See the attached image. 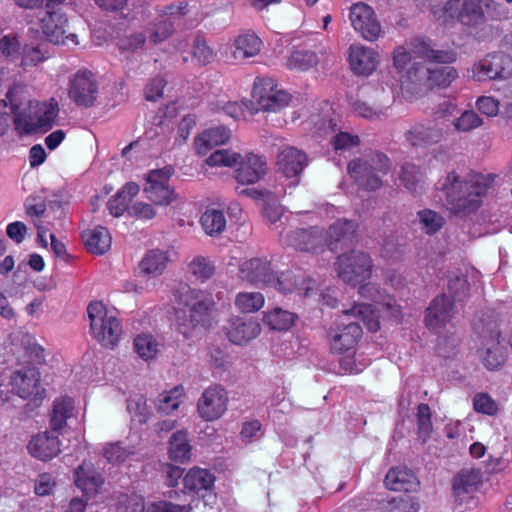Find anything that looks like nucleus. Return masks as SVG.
<instances>
[{
  "label": "nucleus",
  "mask_w": 512,
  "mask_h": 512,
  "mask_svg": "<svg viewBox=\"0 0 512 512\" xmlns=\"http://www.w3.org/2000/svg\"><path fill=\"white\" fill-rule=\"evenodd\" d=\"M496 175L471 172L466 178L452 170L440 184L450 210L457 215L476 212L482 205V198L492 186Z\"/></svg>",
  "instance_id": "1"
},
{
  "label": "nucleus",
  "mask_w": 512,
  "mask_h": 512,
  "mask_svg": "<svg viewBox=\"0 0 512 512\" xmlns=\"http://www.w3.org/2000/svg\"><path fill=\"white\" fill-rule=\"evenodd\" d=\"M176 302L188 310V324L177 322V330L189 338L191 330L195 328L208 329L213 322V312L216 309V303L211 294L206 291L191 288L189 285H182L176 290Z\"/></svg>",
  "instance_id": "2"
},
{
  "label": "nucleus",
  "mask_w": 512,
  "mask_h": 512,
  "mask_svg": "<svg viewBox=\"0 0 512 512\" xmlns=\"http://www.w3.org/2000/svg\"><path fill=\"white\" fill-rule=\"evenodd\" d=\"M391 169L389 157L378 150H369L362 157L348 162L347 172L354 183L362 190L376 191L383 186L382 177Z\"/></svg>",
  "instance_id": "3"
},
{
  "label": "nucleus",
  "mask_w": 512,
  "mask_h": 512,
  "mask_svg": "<svg viewBox=\"0 0 512 512\" xmlns=\"http://www.w3.org/2000/svg\"><path fill=\"white\" fill-rule=\"evenodd\" d=\"M207 165L233 167L235 179L239 184L251 185L259 182L267 173V162L264 156L253 152L242 156L230 150H216L206 159Z\"/></svg>",
  "instance_id": "4"
},
{
  "label": "nucleus",
  "mask_w": 512,
  "mask_h": 512,
  "mask_svg": "<svg viewBox=\"0 0 512 512\" xmlns=\"http://www.w3.org/2000/svg\"><path fill=\"white\" fill-rule=\"evenodd\" d=\"M90 330L94 339L103 347L114 349L122 335L120 320L110 314L101 301H92L87 306Z\"/></svg>",
  "instance_id": "5"
},
{
  "label": "nucleus",
  "mask_w": 512,
  "mask_h": 512,
  "mask_svg": "<svg viewBox=\"0 0 512 512\" xmlns=\"http://www.w3.org/2000/svg\"><path fill=\"white\" fill-rule=\"evenodd\" d=\"M335 265L339 278L351 286H362L371 277L373 268L369 254L359 250L339 255Z\"/></svg>",
  "instance_id": "6"
},
{
  "label": "nucleus",
  "mask_w": 512,
  "mask_h": 512,
  "mask_svg": "<svg viewBox=\"0 0 512 512\" xmlns=\"http://www.w3.org/2000/svg\"><path fill=\"white\" fill-rule=\"evenodd\" d=\"M439 16L444 23L457 21L464 26L476 27L485 22L483 0H448Z\"/></svg>",
  "instance_id": "7"
},
{
  "label": "nucleus",
  "mask_w": 512,
  "mask_h": 512,
  "mask_svg": "<svg viewBox=\"0 0 512 512\" xmlns=\"http://www.w3.org/2000/svg\"><path fill=\"white\" fill-rule=\"evenodd\" d=\"M40 381L41 375L37 368L24 367L13 372L10 384L16 395L29 400L35 407H38L46 397V391Z\"/></svg>",
  "instance_id": "8"
},
{
  "label": "nucleus",
  "mask_w": 512,
  "mask_h": 512,
  "mask_svg": "<svg viewBox=\"0 0 512 512\" xmlns=\"http://www.w3.org/2000/svg\"><path fill=\"white\" fill-rule=\"evenodd\" d=\"M471 71L479 82L507 78L512 75V57L504 52L489 53L474 63Z\"/></svg>",
  "instance_id": "9"
},
{
  "label": "nucleus",
  "mask_w": 512,
  "mask_h": 512,
  "mask_svg": "<svg viewBox=\"0 0 512 512\" xmlns=\"http://www.w3.org/2000/svg\"><path fill=\"white\" fill-rule=\"evenodd\" d=\"M172 176V168L151 170L146 178L144 193L146 198L153 204L159 206H168L177 199V194L169 185Z\"/></svg>",
  "instance_id": "10"
},
{
  "label": "nucleus",
  "mask_w": 512,
  "mask_h": 512,
  "mask_svg": "<svg viewBox=\"0 0 512 512\" xmlns=\"http://www.w3.org/2000/svg\"><path fill=\"white\" fill-rule=\"evenodd\" d=\"M350 105L357 116L374 120L385 115L390 107V99L383 89L375 88L371 92L367 87L361 89V98L357 95L355 99H351Z\"/></svg>",
  "instance_id": "11"
},
{
  "label": "nucleus",
  "mask_w": 512,
  "mask_h": 512,
  "mask_svg": "<svg viewBox=\"0 0 512 512\" xmlns=\"http://www.w3.org/2000/svg\"><path fill=\"white\" fill-rule=\"evenodd\" d=\"M407 78L415 84L427 81L431 87L446 88L458 78V72L454 67L444 66L435 69H428L422 63H414L407 70Z\"/></svg>",
  "instance_id": "12"
},
{
  "label": "nucleus",
  "mask_w": 512,
  "mask_h": 512,
  "mask_svg": "<svg viewBox=\"0 0 512 512\" xmlns=\"http://www.w3.org/2000/svg\"><path fill=\"white\" fill-rule=\"evenodd\" d=\"M228 393L218 384L206 388L197 403L199 416L206 421H214L222 417L227 410Z\"/></svg>",
  "instance_id": "13"
},
{
  "label": "nucleus",
  "mask_w": 512,
  "mask_h": 512,
  "mask_svg": "<svg viewBox=\"0 0 512 512\" xmlns=\"http://www.w3.org/2000/svg\"><path fill=\"white\" fill-rule=\"evenodd\" d=\"M98 94L97 81L92 72L81 69L73 76L69 83L68 95L78 106L91 107Z\"/></svg>",
  "instance_id": "14"
},
{
  "label": "nucleus",
  "mask_w": 512,
  "mask_h": 512,
  "mask_svg": "<svg viewBox=\"0 0 512 512\" xmlns=\"http://www.w3.org/2000/svg\"><path fill=\"white\" fill-rule=\"evenodd\" d=\"M215 476L207 469L193 467L183 477V492L193 497L202 498L205 505L210 499L216 500L213 493Z\"/></svg>",
  "instance_id": "15"
},
{
  "label": "nucleus",
  "mask_w": 512,
  "mask_h": 512,
  "mask_svg": "<svg viewBox=\"0 0 512 512\" xmlns=\"http://www.w3.org/2000/svg\"><path fill=\"white\" fill-rule=\"evenodd\" d=\"M349 18L354 29L366 40L374 41L381 33V26L374 10L363 2L350 8Z\"/></svg>",
  "instance_id": "16"
},
{
  "label": "nucleus",
  "mask_w": 512,
  "mask_h": 512,
  "mask_svg": "<svg viewBox=\"0 0 512 512\" xmlns=\"http://www.w3.org/2000/svg\"><path fill=\"white\" fill-rule=\"evenodd\" d=\"M239 277L252 285L267 286L274 279L272 262L266 256L246 259L239 265Z\"/></svg>",
  "instance_id": "17"
},
{
  "label": "nucleus",
  "mask_w": 512,
  "mask_h": 512,
  "mask_svg": "<svg viewBox=\"0 0 512 512\" xmlns=\"http://www.w3.org/2000/svg\"><path fill=\"white\" fill-rule=\"evenodd\" d=\"M362 333V328L356 321L330 328L328 338L331 351L336 354L353 352L362 337Z\"/></svg>",
  "instance_id": "18"
},
{
  "label": "nucleus",
  "mask_w": 512,
  "mask_h": 512,
  "mask_svg": "<svg viewBox=\"0 0 512 512\" xmlns=\"http://www.w3.org/2000/svg\"><path fill=\"white\" fill-rule=\"evenodd\" d=\"M284 241L296 250L317 252L324 247V230L318 226L298 228L288 232Z\"/></svg>",
  "instance_id": "19"
},
{
  "label": "nucleus",
  "mask_w": 512,
  "mask_h": 512,
  "mask_svg": "<svg viewBox=\"0 0 512 512\" xmlns=\"http://www.w3.org/2000/svg\"><path fill=\"white\" fill-rule=\"evenodd\" d=\"M307 165V154L294 146H285L276 158V171L286 178H298Z\"/></svg>",
  "instance_id": "20"
},
{
  "label": "nucleus",
  "mask_w": 512,
  "mask_h": 512,
  "mask_svg": "<svg viewBox=\"0 0 512 512\" xmlns=\"http://www.w3.org/2000/svg\"><path fill=\"white\" fill-rule=\"evenodd\" d=\"M408 45L416 58H420L428 62L451 64L457 59V53L454 50L436 49L435 43L429 38L414 37L408 42Z\"/></svg>",
  "instance_id": "21"
},
{
  "label": "nucleus",
  "mask_w": 512,
  "mask_h": 512,
  "mask_svg": "<svg viewBox=\"0 0 512 512\" xmlns=\"http://www.w3.org/2000/svg\"><path fill=\"white\" fill-rule=\"evenodd\" d=\"M224 330L231 343L244 345L260 334L261 325L256 319L234 316L229 319Z\"/></svg>",
  "instance_id": "22"
},
{
  "label": "nucleus",
  "mask_w": 512,
  "mask_h": 512,
  "mask_svg": "<svg viewBox=\"0 0 512 512\" xmlns=\"http://www.w3.org/2000/svg\"><path fill=\"white\" fill-rule=\"evenodd\" d=\"M454 315V302L446 295L436 296L425 312V325L430 330L443 329Z\"/></svg>",
  "instance_id": "23"
},
{
  "label": "nucleus",
  "mask_w": 512,
  "mask_h": 512,
  "mask_svg": "<svg viewBox=\"0 0 512 512\" xmlns=\"http://www.w3.org/2000/svg\"><path fill=\"white\" fill-rule=\"evenodd\" d=\"M359 294L380 306L381 312L392 319L395 323L398 324L402 321V307L396 303L394 297L385 294L376 284L366 283L365 285L360 286Z\"/></svg>",
  "instance_id": "24"
},
{
  "label": "nucleus",
  "mask_w": 512,
  "mask_h": 512,
  "mask_svg": "<svg viewBox=\"0 0 512 512\" xmlns=\"http://www.w3.org/2000/svg\"><path fill=\"white\" fill-rule=\"evenodd\" d=\"M501 332L496 323L488 329V335L483 331V338L486 340L485 349L482 354V362L488 370H497L505 362V351L500 345Z\"/></svg>",
  "instance_id": "25"
},
{
  "label": "nucleus",
  "mask_w": 512,
  "mask_h": 512,
  "mask_svg": "<svg viewBox=\"0 0 512 512\" xmlns=\"http://www.w3.org/2000/svg\"><path fill=\"white\" fill-rule=\"evenodd\" d=\"M384 484L389 490L406 493L416 492L420 487L415 473L403 465L391 467L385 475Z\"/></svg>",
  "instance_id": "26"
},
{
  "label": "nucleus",
  "mask_w": 512,
  "mask_h": 512,
  "mask_svg": "<svg viewBox=\"0 0 512 512\" xmlns=\"http://www.w3.org/2000/svg\"><path fill=\"white\" fill-rule=\"evenodd\" d=\"M404 136L412 147L426 148L441 142L444 132L436 125L416 123L405 132Z\"/></svg>",
  "instance_id": "27"
},
{
  "label": "nucleus",
  "mask_w": 512,
  "mask_h": 512,
  "mask_svg": "<svg viewBox=\"0 0 512 512\" xmlns=\"http://www.w3.org/2000/svg\"><path fill=\"white\" fill-rule=\"evenodd\" d=\"M68 19L60 10H47L40 15V27L49 42L64 43L65 27Z\"/></svg>",
  "instance_id": "28"
},
{
  "label": "nucleus",
  "mask_w": 512,
  "mask_h": 512,
  "mask_svg": "<svg viewBox=\"0 0 512 512\" xmlns=\"http://www.w3.org/2000/svg\"><path fill=\"white\" fill-rule=\"evenodd\" d=\"M349 65L356 75L369 76L377 68L378 53L368 47L352 45L349 48Z\"/></svg>",
  "instance_id": "29"
},
{
  "label": "nucleus",
  "mask_w": 512,
  "mask_h": 512,
  "mask_svg": "<svg viewBox=\"0 0 512 512\" xmlns=\"http://www.w3.org/2000/svg\"><path fill=\"white\" fill-rule=\"evenodd\" d=\"M74 482L87 497H92L99 493L104 478L92 463L83 462L74 472Z\"/></svg>",
  "instance_id": "30"
},
{
  "label": "nucleus",
  "mask_w": 512,
  "mask_h": 512,
  "mask_svg": "<svg viewBox=\"0 0 512 512\" xmlns=\"http://www.w3.org/2000/svg\"><path fill=\"white\" fill-rule=\"evenodd\" d=\"M358 230V223L349 219H338L324 231V245L336 249L338 244H348L353 241Z\"/></svg>",
  "instance_id": "31"
},
{
  "label": "nucleus",
  "mask_w": 512,
  "mask_h": 512,
  "mask_svg": "<svg viewBox=\"0 0 512 512\" xmlns=\"http://www.w3.org/2000/svg\"><path fill=\"white\" fill-rule=\"evenodd\" d=\"M27 448L33 457L41 461L51 460L61 451L58 436L50 435L48 431L33 436Z\"/></svg>",
  "instance_id": "32"
},
{
  "label": "nucleus",
  "mask_w": 512,
  "mask_h": 512,
  "mask_svg": "<svg viewBox=\"0 0 512 512\" xmlns=\"http://www.w3.org/2000/svg\"><path fill=\"white\" fill-rule=\"evenodd\" d=\"M273 278V283L268 284L267 286H273L283 293L298 290L299 294H303L305 297H311L315 294V281L307 279L303 281L301 286H299L292 271L287 270L279 274L274 271Z\"/></svg>",
  "instance_id": "33"
},
{
  "label": "nucleus",
  "mask_w": 512,
  "mask_h": 512,
  "mask_svg": "<svg viewBox=\"0 0 512 512\" xmlns=\"http://www.w3.org/2000/svg\"><path fill=\"white\" fill-rule=\"evenodd\" d=\"M81 238L87 251L95 255L105 254L112 243L108 229L103 226L83 231Z\"/></svg>",
  "instance_id": "34"
},
{
  "label": "nucleus",
  "mask_w": 512,
  "mask_h": 512,
  "mask_svg": "<svg viewBox=\"0 0 512 512\" xmlns=\"http://www.w3.org/2000/svg\"><path fill=\"white\" fill-rule=\"evenodd\" d=\"M231 137V131L225 126L206 129L195 138L194 144L198 154L204 155L215 146L226 143Z\"/></svg>",
  "instance_id": "35"
},
{
  "label": "nucleus",
  "mask_w": 512,
  "mask_h": 512,
  "mask_svg": "<svg viewBox=\"0 0 512 512\" xmlns=\"http://www.w3.org/2000/svg\"><path fill=\"white\" fill-rule=\"evenodd\" d=\"M262 41L253 32L238 35L233 43L232 54L235 60H245L256 56L261 49Z\"/></svg>",
  "instance_id": "36"
},
{
  "label": "nucleus",
  "mask_w": 512,
  "mask_h": 512,
  "mask_svg": "<svg viewBox=\"0 0 512 512\" xmlns=\"http://www.w3.org/2000/svg\"><path fill=\"white\" fill-rule=\"evenodd\" d=\"M74 401L71 397L61 396L54 400L50 414V428L59 432L67 425V420L72 416Z\"/></svg>",
  "instance_id": "37"
},
{
  "label": "nucleus",
  "mask_w": 512,
  "mask_h": 512,
  "mask_svg": "<svg viewBox=\"0 0 512 512\" xmlns=\"http://www.w3.org/2000/svg\"><path fill=\"white\" fill-rule=\"evenodd\" d=\"M380 312V306L372 304H355L350 309L342 311L345 315L361 320L370 332H377L380 329Z\"/></svg>",
  "instance_id": "38"
},
{
  "label": "nucleus",
  "mask_w": 512,
  "mask_h": 512,
  "mask_svg": "<svg viewBox=\"0 0 512 512\" xmlns=\"http://www.w3.org/2000/svg\"><path fill=\"white\" fill-rule=\"evenodd\" d=\"M58 113L59 105L54 98H51L49 101L37 103L35 110L37 133L49 131L53 127Z\"/></svg>",
  "instance_id": "39"
},
{
  "label": "nucleus",
  "mask_w": 512,
  "mask_h": 512,
  "mask_svg": "<svg viewBox=\"0 0 512 512\" xmlns=\"http://www.w3.org/2000/svg\"><path fill=\"white\" fill-rule=\"evenodd\" d=\"M192 447L184 430L176 431L169 440L168 455L174 462L184 463L191 457Z\"/></svg>",
  "instance_id": "40"
},
{
  "label": "nucleus",
  "mask_w": 512,
  "mask_h": 512,
  "mask_svg": "<svg viewBox=\"0 0 512 512\" xmlns=\"http://www.w3.org/2000/svg\"><path fill=\"white\" fill-rule=\"evenodd\" d=\"M169 256L166 252L153 249L146 252L140 262V270L142 273L151 276L161 275L167 267Z\"/></svg>",
  "instance_id": "41"
},
{
  "label": "nucleus",
  "mask_w": 512,
  "mask_h": 512,
  "mask_svg": "<svg viewBox=\"0 0 512 512\" xmlns=\"http://www.w3.org/2000/svg\"><path fill=\"white\" fill-rule=\"evenodd\" d=\"M482 483V476L479 470L464 469L459 472L453 480V491L455 496L470 493L478 489Z\"/></svg>",
  "instance_id": "42"
},
{
  "label": "nucleus",
  "mask_w": 512,
  "mask_h": 512,
  "mask_svg": "<svg viewBox=\"0 0 512 512\" xmlns=\"http://www.w3.org/2000/svg\"><path fill=\"white\" fill-rule=\"evenodd\" d=\"M296 315L282 308L276 307L264 314V323L272 330H289L295 322Z\"/></svg>",
  "instance_id": "43"
},
{
  "label": "nucleus",
  "mask_w": 512,
  "mask_h": 512,
  "mask_svg": "<svg viewBox=\"0 0 512 512\" xmlns=\"http://www.w3.org/2000/svg\"><path fill=\"white\" fill-rule=\"evenodd\" d=\"M319 63V57L312 50H294L287 59V67L290 70L308 71L316 67Z\"/></svg>",
  "instance_id": "44"
},
{
  "label": "nucleus",
  "mask_w": 512,
  "mask_h": 512,
  "mask_svg": "<svg viewBox=\"0 0 512 512\" xmlns=\"http://www.w3.org/2000/svg\"><path fill=\"white\" fill-rule=\"evenodd\" d=\"M400 181L414 196L423 192L422 172L419 166L405 163L401 167Z\"/></svg>",
  "instance_id": "45"
},
{
  "label": "nucleus",
  "mask_w": 512,
  "mask_h": 512,
  "mask_svg": "<svg viewBox=\"0 0 512 512\" xmlns=\"http://www.w3.org/2000/svg\"><path fill=\"white\" fill-rule=\"evenodd\" d=\"M226 217L221 210L207 209L200 217V224L209 236H218L226 228Z\"/></svg>",
  "instance_id": "46"
},
{
  "label": "nucleus",
  "mask_w": 512,
  "mask_h": 512,
  "mask_svg": "<svg viewBox=\"0 0 512 512\" xmlns=\"http://www.w3.org/2000/svg\"><path fill=\"white\" fill-rule=\"evenodd\" d=\"M133 344L137 355L145 361L154 359L159 352V343L151 334L137 335Z\"/></svg>",
  "instance_id": "47"
},
{
  "label": "nucleus",
  "mask_w": 512,
  "mask_h": 512,
  "mask_svg": "<svg viewBox=\"0 0 512 512\" xmlns=\"http://www.w3.org/2000/svg\"><path fill=\"white\" fill-rule=\"evenodd\" d=\"M234 303L242 313H254L264 306L265 298L260 292H239Z\"/></svg>",
  "instance_id": "48"
},
{
  "label": "nucleus",
  "mask_w": 512,
  "mask_h": 512,
  "mask_svg": "<svg viewBox=\"0 0 512 512\" xmlns=\"http://www.w3.org/2000/svg\"><path fill=\"white\" fill-rule=\"evenodd\" d=\"M183 395L182 386H176L169 392L161 393L156 401L157 411L162 414H170L179 407Z\"/></svg>",
  "instance_id": "49"
},
{
  "label": "nucleus",
  "mask_w": 512,
  "mask_h": 512,
  "mask_svg": "<svg viewBox=\"0 0 512 512\" xmlns=\"http://www.w3.org/2000/svg\"><path fill=\"white\" fill-rule=\"evenodd\" d=\"M417 434L419 439L425 443L428 439H430L431 434L433 432L432 425V412L430 406L426 403H420L417 406Z\"/></svg>",
  "instance_id": "50"
},
{
  "label": "nucleus",
  "mask_w": 512,
  "mask_h": 512,
  "mask_svg": "<svg viewBox=\"0 0 512 512\" xmlns=\"http://www.w3.org/2000/svg\"><path fill=\"white\" fill-rule=\"evenodd\" d=\"M11 112L13 114V123L15 129L19 132V134H33L37 133L36 125H35V117L30 113L25 111H21L18 106L12 105Z\"/></svg>",
  "instance_id": "51"
},
{
  "label": "nucleus",
  "mask_w": 512,
  "mask_h": 512,
  "mask_svg": "<svg viewBox=\"0 0 512 512\" xmlns=\"http://www.w3.org/2000/svg\"><path fill=\"white\" fill-rule=\"evenodd\" d=\"M332 130L335 135L330 139V144L335 151H348L360 145V138L357 134L337 130L336 124L333 125Z\"/></svg>",
  "instance_id": "52"
},
{
  "label": "nucleus",
  "mask_w": 512,
  "mask_h": 512,
  "mask_svg": "<svg viewBox=\"0 0 512 512\" xmlns=\"http://www.w3.org/2000/svg\"><path fill=\"white\" fill-rule=\"evenodd\" d=\"M417 215L423 229L428 235L437 233L445 224L444 217L431 209H423L419 211Z\"/></svg>",
  "instance_id": "53"
},
{
  "label": "nucleus",
  "mask_w": 512,
  "mask_h": 512,
  "mask_svg": "<svg viewBox=\"0 0 512 512\" xmlns=\"http://www.w3.org/2000/svg\"><path fill=\"white\" fill-rule=\"evenodd\" d=\"M147 41L146 34L142 31H133L119 38L117 46L122 52H137L142 49Z\"/></svg>",
  "instance_id": "54"
},
{
  "label": "nucleus",
  "mask_w": 512,
  "mask_h": 512,
  "mask_svg": "<svg viewBox=\"0 0 512 512\" xmlns=\"http://www.w3.org/2000/svg\"><path fill=\"white\" fill-rule=\"evenodd\" d=\"M447 289L453 302L461 301L468 295L470 284L464 275H451Z\"/></svg>",
  "instance_id": "55"
},
{
  "label": "nucleus",
  "mask_w": 512,
  "mask_h": 512,
  "mask_svg": "<svg viewBox=\"0 0 512 512\" xmlns=\"http://www.w3.org/2000/svg\"><path fill=\"white\" fill-rule=\"evenodd\" d=\"M387 508L390 512H418L420 503L416 497L401 495L390 499Z\"/></svg>",
  "instance_id": "56"
},
{
  "label": "nucleus",
  "mask_w": 512,
  "mask_h": 512,
  "mask_svg": "<svg viewBox=\"0 0 512 512\" xmlns=\"http://www.w3.org/2000/svg\"><path fill=\"white\" fill-rule=\"evenodd\" d=\"M47 51L42 46L25 45L22 50L20 65L23 68L34 67L48 59Z\"/></svg>",
  "instance_id": "57"
},
{
  "label": "nucleus",
  "mask_w": 512,
  "mask_h": 512,
  "mask_svg": "<svg viewBox=\"0 0 512 512\" xmlns=\"http://www.w3.org/2000/svg\"><path fill=\"white\" fill-rule=\"evenodd\" d=\"M261 108L265 111H277L286 107L291 101V95L281 89H276L269 97L261 96Z\"/></svg>",
  "instance_id": "58"
},
{
  "label": "nucleus",
  "mask_w": 512,
  "mask_h": 512,
  "mask_svg": "<svg viewBox=\"0 0 512 512\" xmlns=\"http://www.w3.org/2000/svg\"><path fill=\"white\" fill-rule=\"evenodd\" d=\"M189 269L191 273L201 282H205L211 278L215 272V267L212 262L203 256L195 257L191 261Z\"/></svg>",
  "instance_id": "59"
},
{
  "label": "nucleus",
  "mask_w": 512,
  "mask_h": 512,
  "mask_svg": "<svg viewBox=\"0 0 512 512\" xmlns=\"http://www.w3.org/2000/svg\"><path fill=\"white\" fill-rule=\"evenodd\" d=\"M473 408L477 413L496 416L499 412L498 403L488 393H477L473 397Z\"/></svg>",
  "instance_id": "60"
},
{
  "label": "nucleus",
  "mask_w": 512,
  "mask_h": 512,
  "mask_svg": "<svg viewBox=\"0 0 512 512\" xmlns=\"http://www.w3.org/2000/svg\"><path fill=\"white\" fill-rule=\"evenodd\" d=\"M276 89L277 82L275 79L270 77H256L252 88V97L261 106V96H263V98L269 97Z\"/></svg>",
  "instance_id": "61"
},
{
  "label": "nucleus",
  "mask_w": 512,
  "mask_h": 512,
  "mask_svg": "<svg viewBox=\"0 0 512 512\" xmlns=\"http://www.w3.org/2000/svg\"><path fill=\"white\" fill-rule=\"evenodd\" d=\"M483 124L482 119L473 110L464 111L460 117L454 121V127L459 132H469Z\"/></svg>",
  "instance_id": "62"
},
{
  "label": "nucleus",
  "mask_w": 512,
  "mask_h": 512,
  "mask_svg": "<svg viewBox=\"0 0 512 512\" xmlns=\"http://www.w3.org/2000/svg\"><path fill=\"white\" fill-rule=\"evenodd\" d=\"M174 30L173 21L171 19H163L153 25L150 40L155 44L161 43L171 37Z\"/></svg>",
  "instance_id": "63"
},
{
  "label": "nucleus",
  "mask_w": 512,
  "mask_h": 512,
  "mask_svg": "<svg viewBox=\"0 0 512 512\" xmlns=\"http://www.w3.org/2000/svg\"><path fill=\"white\" fill-rule=\"evenodd\" d=\"M192 504L179 505L170 501L160 500L154 502L149 507V512H192Z\"/></svg>",
  "instance_id": "64"
}]
</instances>
